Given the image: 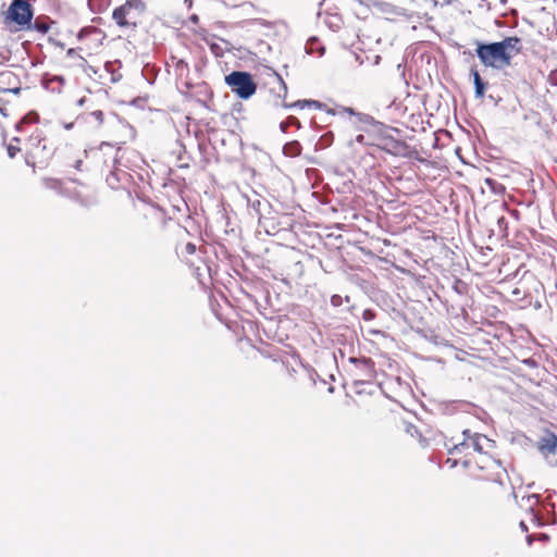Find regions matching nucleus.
I'll use <instances>...</instances> for the list:
<instances>
[{
    "mask_svg": "<svg viewBox=\"0 0 557 557\" xmlns=\"http://www.w3.org/2000/svg\"><path fill=\"white\" fill-rule=\"evenodd\" d=\"M463 441L449 450L446 463L456 467L459 463L466 470L467 475L478 482H482L481 494L490 500H499L508 495V473L502 461L492 453L496 447L494 441L486 435L463 431Z\"/></svg>",
    "mask_w": 557,
    "mask_h": 557,
    "instance_id": "nucleus-1",
    "label": "nucleus"
},
{
    "mask_svg": "<svg viewBox=\"0 0 557 557\" xmlns=\"http://www.w3.org/2000/svg\"><path fill=\"white\" fill-rule=\"evenodd\" d=\"M27 165L35 169L47 168L52 159L72 169H82L83 160L74 153V146L69 144L60 134L46 135L36 128L23 145Z\"/></svg>",
    "mask_w": 557,
    "mask_h": 557,
    "instance_id": "nucleus-2",
    "label": "nucleus"
},
{
    "mask_svg": "<svg viewBox=\"0 0 557 557\" xmlns=\"http://www.w3.org/2000/svg\"><path fill=\"white\" fill-rule=\"evenodd\" d=\"M522 50L518 37H506L502 41L476 45V55L487 67L502 70L511 65L512 58Z\"/></svg>",
    "mask_w": 557,
    "mask_h": 557,
    "instance_id": "nucleus-3",
    "label": "nucleus"
},
{
    "mask_svg": "<svg viewBox=\"0 0 557 557\" xmlns=\"http://www.w3.org/2000/svg\"><path fill=\"white\" fill-rule=\"evenodd\" d=\"M372 138L369 146H374L386 153L395 157L407 158L424 162L425 160L420 156L418 149L409 146L406 141L393 137L385 125L377 124L371 129L369 134Z\"/></svg>",
    "mask_w": 557,
    "mask_h": 557,
    "instance_id": "nucleus-4",
    "label": "nucleus"
},
{
    "mask_svg": "<svg viewBox=\"0 0 557 557\" xmlns=\"http://www.w3.org/2000/svg\"><path fill=\"white\" fill-rule=\"evenodd\" d=\"M74 153L78 156L77 158L83 160L82 169H75L77 172L95 171L99 172L101 175H103L106 172H109V175L106 177L107 183L112 188L115 187L116 183L119 182V177L113 171L116 164L115 153H108L101 149L87 152L85 150L76 149L75 147Z\"/></svg>",
    "mask_w": 557,
    "mask_h": 557,
    "instance_id": "nucleus-5",
    "label": "nucleus"
},
{
    "mask_svg": "<svg viewBox=\"0 0 557 557\" xmlns=\"http://www.w3.org/2000/svg\"><path fill=\"white\" fill-rule=\"evenodd\" d=\"M33 9L25 0H13L3 14V24L12 33L24 30L30 26Z\"/></svg>",
    "mask_w": 557,
    "mask_h": 557,
    "instance_id": "nucleus-6",
    "label": "nucleus"
},
{
    "mask_svg": "<svg viewBox=\"0 0 557 557\" xmlns=\"http://www.w3.org/2000/svg\"><path fill=\"white\" fill-rule=\"evenodd\" d=\"M173 220L166 212L158 207L150 206L145 208L139 216V227L151 235L161 236L165 233V230Z\"/></svg>",
    "mask_w": 557,
    "mask_h": 557,
    "instance_id": "nucleus-7",
    "label": "nucleus"
},
{
    "mask_svg": "<svg viewBox=\"0 0 557 557\" xmlns=\"http://www.w3.org/2000/svg\"><path fill=\"white\" fill-rule=\"evenodd\" d=\"M77 49L87 57L98 55L103 50L104 33L97 27L83 28L78 34Z\"/></svg>",
    "mask_w": 557,
    "mask_h": 557,
    "instance_id": "nucleus-8",
    "label": "nucleus"
},
{
    "mask_svg": "<svg viewBox=\"0 0 557 557\" xmlns=\"http://www.w3.org/2000/svg\"><path fill=\"white\" fill-rule=\"evenodd\" d=\"M225 84L240 99L250 98L257 90V84L248 72L234 71L225 76Z\"/></svg>",
    "mask_w": 557,
    "mask_h": 557,
    "instance_id": "nucleus-9",
    "label": "nucleus"
},
{
    "mask_svg": "<svg viewBox=\"0 0 557 557\" xmlns=\"http://www.w3.org/2000/svg\"><path fill=\"white\" fill-rule=\"evenodd\" d=\"M145 10L143 0H127L121 7L114 9L112 18L120 27H135L138 14Z\"/></svg>",
    "mask_w": 557,
    "mask_h": 557,
    "instance_id": "nucleus-10",
    "label": "nucleus"
},
{
    "mask_svg": "<svg viewBox=\"0 0 557 557\" xmlns=\"http://www.w3.org/2000/svg\"><path fill=\"white\" fill-rule=\"evenodd\" d=\"M60 65L66 72L82 70L87 73L88 70H91L94 73H97L94 66L87 64L85 57H83L77 48L69 49L61 59Z\"/></svg>",
    "mask_w": 557,
    "mask_h": 557,
    "instance_id": "nucleus-11",
    "label": "nucleus"
},
{
    "mask_svg": "<svg viewBox=\"0 0 557 557\" xmlns=\"http://www.w3.org/2000/svg\"><path fill=\"white\" fill-rule=\"evenodd\" d=\"M349 361L355 366L352 375L357 382H370L374 377V363L370 358H350Z\"/></svg>",
    "mask_w": 557,
    "mask_h": 557,
    "instance_id": "nucleus-12",
    "label": "nucleus"
},
{
    "mask_svg": "<svg viewBox=\"0 0 557 557\" xmlns=\"http://www.w3.org/2000/svg\"><path fill=\"white\" fill-rule=\"evenodd\" d=\"M21 82L15 73L10 70L0 72V95H20Z\"/></svg>",
    "mask_w": 557,
    "mask_h": 557,
    "instance_id": "nucleus-13",
    "label": "nucleus"
},
{
    "mask_svg": "<svg viewBox=\"0 0 557 557\" xmlns=\"http://www.w3.org/2000/svg\"><path fill=\"white\" fill-rule=\"evenodd\" d=\"M536 447L543 456L555 455L557 451V435L549 430H545L539 438Z\"/></svg>",
    "mask_w": 557,
    "mask_h": 557,
    "instance_id": "nucleus-14",
    "label": "nucleus"
},
{
    "mask_svg": "<svg viewBox=\"0 0 557 557\" xmlns=\"http://www.w3.org/2000/svg\"><path fill=\"white\" fill-rule=\"evenodd\" d=\"M203 40L215 57H223L232 48L231 44L224 39H220L218 42L215 36L205 37Z\"/></svg>",
    "mask_w": 557,
    "mask_h": 557,
    "instance_id": "nucleus-15",
    "label": "nucleus"
},
{
    "mask_svg": "<svg viewBox=\"0 0 557 557\" xmlns=\"http://www.w3.org/2000/svg\"><path fill=\"white\" fill-rule=\"evenodd\" d=\"M268 84L277 86V88H278L277 89V99L275 101V104L286 106L284 101H285V98L287 95V87H286L282 76L278 75L277 73L271 74L269 76Z\"/></svg>",
    "mask_w": 557,
    "mask_h": 557,
    "instance_id": "nucleus-16",
    "label": "nucleus"
},
{
    "mask_svg": "<svg viewBox=\"0 0 557 557\" xmlns=\"http://www.w3.org/2000/svg\"><path fill=\"white\" fill-rule=\"evenodd\" d=\"M472 76H473V83H474V87H475V96L478 98H483L484 92H485V84L483 83V81L476 70L472 71Z\"/></svg>",
    "mask_w": 557,
    "mask_h": 557,
    "instance_id": "nucleus-17",
    "label": "nucleus"
},
{
    "mask_svg": "<svg viewBox=\"0 0 557 557\" xmlns=\"http://www.w3.org/2000/svg\"><path fill=\"white\" fill-rule=\"evenodd\" d=\"M88 4L92 11L102 12L109 7L110 0H88Z\"/></svg>",
    "mask_w": 557,
    "mask_h": 557,
    "instance_id": "nucleus-18",
    "label": "nucleus"
},
{
    "mask_svg": "<svg viewBox=\"0 0 557 557\" xmlns=\"http://www.w3.org/2000/svg\"><path fill=\"white\" fill-rule=\"evenodd\" d=\"M175 66V71L180 76H183L184 74H187L189 71L188 63L184 60H176L175 58H172Z\"/></svg>",
    "mask_w": 557,
    "mask_h": 557,
    "instance_id": "nucleus-19",
    "label": "nucleus"
},
{
    "mask_svg": "<svg viewBox=\"0 0 557 557\" xmlns=\"http://www.w3.org/2000/svg\"><path fill=\"white\" fill-rule=\"evenodd\" d=\"M13 141L18 144L20 139L14 137L12 139V141L8 145L7 152H8L10 158H15L18 152L23 151V147H20L18 145L13 144Z\"/></svg>",
    "mask_w": 557,
    "mask_h": 557,
    "instance_id": "nucleus-20",
    "label": "nucleus"
},
{
    "mask_svg": "<svg viewBox=\"0 0 557 557\" xmlns=\"http://www.w3.org/2000/svg\"><path fill=\"white\" fill-rule=\"evenodd\" d=\"M39 116L37 113H29L26 116H24L20 123L16 125L17 131H22L23 126L25 124L36 123L38 121Z\"/></svg>",
    "mask_w": 557,
    "mask_h": 557,
    "instance_id": "nucleus-21",
    "label": "nucleus"
},
{
    "mask_svg": "<svg viewBox=\"0 0 557 557\" xmlns=\"http://www.w3.org/2000/svg\"><path fill=\"white\" fill-rule=\"evenodd\" d=\"M372 411H377L384 398L380 394L369 393Z\"/></svg>",
    "mask_w": 557,
    "mask_h": 557,
    "instance_id": "nucleus-22",
    "label": "nucleus"
},
{
    "mask_svg": "<svg viewBox=\"0 0 557 557\" xmlns=\"http://www.w3.org/2000/svg\"><path fill=\"white\" fill-rule=\"evenodd\" d=\"M196 252V245L193 244V243H187L185 246H184V249L182 251V255L184 257H187V256H191Z\"/></svg>",
    "mask_w": 557,
    "mask_h": 557,
    "instance_id": "nucleus-23",
    "label": "nucleus"
},
{
    "mask_svg": "<svg viewBox=\"0 0 557 557\" xmlns=\"http://www.w3.org/2000/svg\"><path fill=\"white\" fill-rule=\"evenodd\" d=\"M370 133H371V131H370V132H368V134H370ZM371 138H372V137H371L370 135H368V139H367V136H366V135L360 134V135H358V136L356 137V140H357L358 143H360V144L369 145V143L371 141Z\"/></svg>",
    "mask_w": 557,
    "mask_h": 557,
    "instance_id": "nucleus-24",
    "label": "nucleus"
},
{
    "mask_svg": "<svg viewBox=\"0 0 557 557\" xmlns=\"http://www.w3.org/2000/svg\"><path fill=\"white\" fill-rule=\"evenodd\" d=\"M35 27L42 34L47 33L49 29V26L46 23H39L37 21L35 22Z\"/></svg>",
    "mask_w": 557,
    "mask_h": 557,
    "instance_id": "nucleus-25",
    "label": "nucleus"
},
{
    "mask_svg": "<svg viewBox=\"0 0 557 557\" xmlns=\"http://www.w3.org/2000/svg\"><path fill=\"white\" fill-rule=\"evenodd\" d=\"M5 95H0V113L2 114H5L4 113V110H5V104H7V99L4 98Z\"/></svg>",
    "mask_w": 557,
    "mask_h": 557,
    "instance_id": "nucleus-26",
    "label": "nucleus"
},
{
    "mask_svg": "<svg viewBox=\"0 0 557 557\" xmlns=\"http://www.w3.org/2000/svg\"><path fill=\"white\" fill-rule=\"evenodd\" d=\"M49 83L50 84L59 83V84L63 85L64 84V78L62 76H54L53 78L50 79Z\"/></svg>",
    "mask_w": 557,
    "mask_h": 557,
    "instance_id": "nucleus-27",
    "label": "nucleus"
},
{
    "mask_svg": "<svg viewBox=\"0 0 557 557\" xmlns=\"http://www.w3.org/2000/svg\"><path fill=\"white\" fill-rule=\"evenodd\" d=\"M541 540H543V541H547V540H548V536H547L546 534H542V535H541Z\"/></svg>",
    "mask_w": 557,
    "mask_h": 557,
    "instance_id": "nucleus-28",
    "label": "nucleus"
},
{
    "mask_svg": "<svg viewBox=\"0 0 557 557\" xmlns=\"http://www.w3.org/2000/svg\"><path fill=\"white\" fill-rule=\"evenodd\" d=\"M512 294H513V295H519V289H518V288H515V289L512 290Z\"/></svg>",
    "mask_w": 557,
    "mask_h": 557,
    "instance_id": "nucleus-29",
    "label": "nucleus"
}]
</instances>
